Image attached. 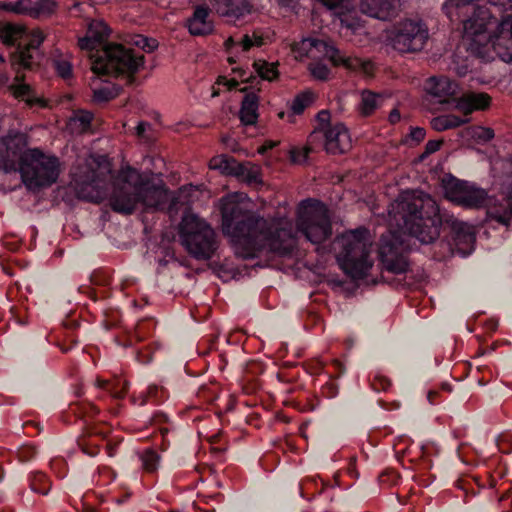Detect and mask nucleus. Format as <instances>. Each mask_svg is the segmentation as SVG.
<instances>
[{"mask_svg":"<svg viewBox=\"0 0 512 512\" xmlns=\"http://www.w3.org/2000/svg\"><path fill=\"white\" fill-rule=\"evenodd\" d=\"M276 145L273 141H267L261 147L258 148V153L264 154L267 150L272 149Z\"/></svg>","mask_w":512,"mask_h":512,"instance_id":"864d4df0","label":"nucleus"},{"mask_svg":"<svg viewBox=\"0 0 512 512\" xmlns=\"http://www.w3.org/2000/svg\"><path fill=\"white\" fill-rule=\"evenodd\" d=\"M8 89L15 98L25 101L30 106L42 105V100L36 95L32 87L19 76L14 78Z\"/></svg>","mask_w":512,"mask_h":512,"instance_id":"4be33fe9","label":"nucleus"},{"mask_svg":"<svg viewBox=\"0 0 512 512\" xmlns=\"http://www.w3.org/2000/svg\"><path fill=\"white\" fill-rule=\"evenodd\" d=\"M337 261L352 279L365 278L374 264L373 241L365 228L343 233L335 241Z\"/></svg>","mask_w":512,"mask_h":512,"instance_id":"39448f33","label":"nucleus"},{"mask_svg":"<svg viewBox=\"0 0 512 512\" xmlns=\"http://www.w3.org/2000/svg\"><path fill=\"white\" fill-rule=\"evenodd\" d=\"M442 221H445L449 224L452 233L455 248L452 249V252L456 251L461 256H467L474 250V244L476 240L475 229L472 225L459 221L453 216H448L445 219L439 212ZM443 222H441L442 224Z\"/></svg>","mask_w":512,"mask_h":512,"instance_id":"4468645a","label":"nucleus"},{"mask_svg":"<svg viewBox=\"0 0 512 512\" xmlns=\"http://www.w3.org/2000/svg\"><path fill=\"white\" fill-rule=\"evenodd\" d=\"M464 136L476 141L487 142L494 137V131L488 127L471 126L465 129Z\"/></svg>","mask_w":512,"mask_h":512,"instance_id":"2f4dec72","label":"nucleus"},{"mask_svg":"<svg viewBox=\"0 0 512 512\" xmlns=\"http://www.w3.org/2000/svg\"><path fill=\"white\" fill-rule=\"evenodd\" d=\"M151 129V125L147 122H140L136 127V135L144 140H150L146 133Z\"/></svg>","mask_w":512,"mask_h":512,"instance_id":"de8ad7c7","label":"nucleus"},{"mask_svg":"<svg viewBox=\"0 0 512 512\" xmlns=\"http://www.w3.org/2000/svg\"><path fill=\"white\" fill-rule=\"evenodd\" d=\"M491 97L484 92H467L456 100V109L465 116L475 112L484 111L490 107Z\"/></svg>","mask_w":512,"mask_h":512,"instance_id":"f3484780","label":"nucleus"},{"mask_svg":"<svg viewBox=\"0 0 512 512\" xmlns=\"http://www.w3.org/2000/svg\"><path fill=\"white\" fill-rule=\"evenodd\" d=\"M209 168L225 175H235L242 170L241 164L227 155H218L209 161Z\"/></svg>","mask_w":512,"mask_h":512,"instance_id":"bb28decb","label":"nucleus"},{"mask_svg":"<svg viewBox=\"0 0 512 512\" xmlns=\"http://www.w3.org/2000/svg\"><path fill=\"white\" fill-rule=\"evenodd\" d=\"M253 68L258 76L263 80L273 81L278 77V70L275 63L258 60L254 62Z\"/></svg>","mask_w":512,"mask_h":512,"instance_id":"7c9ffc66","label":"nucleus"},{"mask_svg":"<svg viewBox=\"0 0 512 512\" xmlns=\"http://www.w3.org/2000/svg\"><path fill=\"white\" fill-rule=\"evenodd\" d=\"M55 5L56 3L54 0H39L34 3V17L52 13Z\"/></svg>","mask_w":512,"mask_h":512,"instance_id":"ea45409f","label":"nucleus"},{"mask_svg":"<svg viewBox=\"0 0 512 512\" xmlns=\"http://www.w3.org/2000/svg\"><path fill=\"white\" fill-rule=\"evenodd\" d=\"M426 90L430 95L438 98L440 102H446L450 97L457 94L459 86L446 76H434L427 80Z\"/></svg>","mask_w":512,"mask_h":512,"instance_id":"6ab92c4d","label":"nucleus"},{"mask_svg":"<svg viewBox=\"0 0 512 512\" xmlns=\"http://www.w3.org/2000/svg\"><path fill=\"white\" fill-rule=\"evenodd\" d=\"M411 136L416 141H422L425 138V130L423 128H415L411 131Z\"/></svg>","mask_w":512,"mask_h":512,"instance_id":"3c124183","label":"nucleus"},{"mask_svg":"<svg viewBox=\"0 0 512 512\" xmlns=\"http://www.w3.org/2000/svg\"><path fill=\"white\" fill-rule=\"evenodd\" d=\"M127 382L118 380L111 389V394L114 398L124 397L127 391Z\"/></svg>","mask_w":512,"mask_h":512,"instance_id":"49530a36","label":"nucleus"},{"mask_svg":"<svg viewBox=\"0 0 512 512\" xmlns=\"http://www.w3.org/2000/svg\"><path fill=\"white\" fill-rule=\"evenodd\" d=\"M319 135L324 137V147L328 153L342 154L352 147L349 131L342 123H335L322 130H315L310 136V141L313 142Z\"/></svg>","mask_w":512,"mask_h":512,"instance_id":"ddd939ff","label":"nucleus"},{"mask_svg":"<svg viewBox=\"0 0 512 512\" xmlns=\"http://www.w3.org/2000/svg\"><path fill=\"white\" fill-rule=\"evenodd\" d=\"M21 178L29 190L51 186L58 179L60 163L55 156L45 155L40 150H31L20 166Z\"/></svg>","mask_w":512,"mask_h":512,"instance_id":"1a4fd4ad","label":"nucleus"},{"mask_svg":"<svg viewBox=\"0 0 512 512\" xmlns=\"http://www.w3.org/2000/svg\"><path fill=\"white\" fill-rule=\"evenodd\" d=\"M467 122H469V118H461L453 114H447L433 118L431 125L436 131H444L459 127Z\"/></svg>","mask_w":512,"mask_h":512,"instance_id":"cd10ccee","label":"nucleus"},{"mask_svg":"<svg viewBox=\"0 0 512 512\" xmlns=\"http://www.w3.org/2000/svg\"><path fill=\"white\" fill-rule=\"evenodd\" d=\"M323 5H325L328 9L334 10L336 14L340 17V22L342 26H345L347 29H351L355 31L357 26L349 22L347 19L343 18L345 13L351 12L354 10V0H320Z\"/></svg>","mask_w":512,"mask_h":512,"instance_id":"393cba45","label":"nucleus"},{"mask_svg":"<svg viewBox=\"0 0 512 512\" xmlns=\"http://www.w3.org/2000/svg\"><path fill=\"white\" fill-rule=\"evenodd\" d=\"M234 72L238 74V77H239L240 81H242V82H245L249 79V77L246 75V72L241 69H239L237 71L235 70Z\"/></svg>","mask_w":512,"mask_h":512,"instance_id":"4d7b16f0","label":"nucleus"},{"mask_svg":"<svg viewBox=\"0 0 512 512\" xmlns=\"http://www.w3.org/2000/svg\"><path fill=\"white\" fill-rule=\"evenodd\" d=\"M215 9L219 15L233 22L244 20L252 13L248 0H216Z\"/></svg>","mask_w":512,"mask_h":512,"instance_id":"dca6fc26","label":"nucleus"},{"mask_svg":"<svg viewBox=\"0 0 512 512\" xmlns=\"http://www.w3.org/2000/svg\"><path fill=\"white\" fill-rule=\"evenodd\" d=\"M113 90L109 88H101L94 90V99L99 102L108 101L115 97Z\"/></svg>","mask_w":512,"mask_h":512,"instance_id":"c03bdc74","label":"nucleus"},{"mask_svg":"<svg viewBox=\"0 0 512 512\" xmlns=\"http://www.w3.org/2000/svg\"><path fill=\"white\" fill-rule=\"evenodd\" d=\"M208 9L198 7L194 11L193 16L188 20V29L192 35L201 36L212 32L213 25L208 20Z\"/></svg>","mask_w":512,"mask_h":512,"instance_id":"5701e85b","label":"nucleus"},{"mask_svg":"<svg viewBox=\"0 0 512 512\" xmlns=\"http://www.w3.org/2000/svg\"><path fill=\"white\" fill-rule=\"evenodd\" d=\"M293 52L296 59L309 58L313 62L322 59H329L333 65H343L352 71L361 72L367 76L373 72V64L357 57L342 56L333 45L325 40L305 38L293 45Z\"/></svg>","mask_w":512,"mask_h":512,"instance_id":"6e6552de","label":"nucleus"},{"mask_svg":"<svg viewBox=\"0 0 512 512\" xmlns=\"http://www.w3.org/2000/svg\"><path fill=\"white\" fill-rule=\"evenodd\" d=\"M38 56L39 51L32 50L25 45L19 46L17 51L11 56V65L16 69H31L36 63Z\"/></svg>","mask_w":512,"mask_h":512,"instance_id":"a878e982","label":"nucleus"},{"mask_svg":"<svg viewBox=\"0 0 512 512\" xmlns=\"http://www.w3.org/2000/svg\"><path fill=\"white\" fill-rule=\"evenodd\" d=\"M159 390H162V388H159L157 385H151L148 387V395L151 397H156Z\"/></svg>","mask_w":512,"mask_h":512,"instance_id":"5fc2aeb1","label":"nucleus"},{"mask_svg":"<svg viewBox=\"0 0 512 512\" xmlns=\"http://www.w3.org/2000/svg\"><path fill=\"white\" fill-rule=\"evenodd\" d=\"M198 188L187 185L179 189L176 197L161 184H155L131 167L123 168L112 183L109 205L117 213L129 215L136 209H163L168 201L173 205H188Z\"/></svg>","mask_w":512,"mask_h":512,"instance_id":"20e7f679","label":"nucleus"},{"mask_svg":"<svg viewBox=\"0 0 512 512\" xmlns=\"http://www.w3.org/2000/svg\"><path fill=\"white\" fill-rule=\"evenodd\" d=\"M134 44L147 52H152L157 48L156 40L148 39L141 35L135 37Z\"/></svg>","mask_w":512,"mask_h":512,"instance_id":"37998d69","label":"nucleus"},{"mask_svg":"<svg viewBox=\"0 0 512 512\" xmlns=\"http://www.w3.org/2000/svg\"><path fill=\"white\" fill-rule=\"evenodd\" d=\"M34 2L31 0H17L10 2L7 9L17 14H29L34 16Z\"/></svg>","mask_w":512,"mask_h":512,"instance_id":"c9c22d12","label":"nucleus"},{"mask_svg":"<svg viewBox=\"0 0 512 512\" xmlns=\"http://www.w3.org/2000/svg\"><path fill=\"white\" fill-rule=\"evenodd\" d=\"M106 384H107V382H106V381H99V382H98V385H99V386H101V387H102V386H104V385H106Z\"/></svg>","mask_w":512,"mask_h":512,"instance_id":"e2e57ef3","label":"nucleus"},{"mask_svg":"<svg viewBox=\"0 0 512 512\" xmlns=\"http://www.w3.org/2000/svg\"><path fill=\"white\" fill-rule=\"evenodd\" d=\"M109 35L107 25L101 20H93L90 22L87 34L79 38L78 45L82 50L92 51L96 49Z\"/></svg>","mask_w":512,"mask_h":512,"instance_id":"aec40b11","label":"nucleus"},{"mask_svg":"<svg viewBox=\"0 0 512 512\" xmlns=\"http://www.w3.org/2000/svg\"><path fill=\"white\" fill-rule=\"evenodd\" d=\"M25 37V30L22 26L5 24L0 27V39L6 45H13L16 41Z\"/></svg>","mask_w":512,"mask_h":512,"instance_id":"c756f323","label":"nucleus"},{"mask_svg":"<svg viewBox=\"0 0 512 512\" xmlns=\"http://www.w3.org/2000/svg\"><path fill=\"white\" fill-rule=\"evenodd\" d=\"M389 122L391 124H396L400 121L401 119V116H400V112L398 109H393L390 113H389Z\"/></svg>","mask_w":512,"mask_h":512,"instance_id":"603ef678","label":"nucleus"},{"mask_svg":"<svg viewBox=\"0 0 512 512\" xmlns=\"http://www.w3.org/2000/svg\"><path fill=\"white\" fill-rule=\"evenodd\" d=\"M262 44L263 38L255 33L252 36L245 35L240 42L243 51H248L251 47L261 46Z\"/></svg>","mask_w":512,"mask_h":512,"instance_id":"79ce46f5","label":"nucleus"},{"mask_svg":"<svg viewBox=\"0 0 512 512\" xmlns=\"http://www.w3.org/2000/svg\"><path fill=\"white\" fill-rule=\"evenodd\" d=\"M36 492H39V493H42V494H46L48 492V489H43V490H38L36 488H33Z\"/></svg>","mask_w":512,"mask_h":512,"instance_id":"680f3d73","label":"nucleus"},{"mask_svg":"<svg viewBox=\"0 0 512 512\" xmlns=\"http://www.w3.org/2000/svg\"><path fill=\"white\" fill-rule=\"evenodd\" d=\"M92 118L88 111H77L69 120V129L72 133H83L89 129Z\"/></svg>","mask_w":512,"mask_h":512,"instance_id":"c85d7f7f","label":"nucleus"},{"mask_svg":"<svg viewBox=\"0 0 512 512\" xmlns=\"http://www.w3.org/2000/svg\"><path fill=\"white\" fill-rule=\"evenodd\" d=\"M21 159L18 151L7 152L6 156H0V170L5 173L16 172L18 169V162Z\"/></svg>","mask_w":512,"mask_h":512,"instance_id":"72a5a7b5","label":"nucleus"},{"mask_svg":"<svg viewBox=\"0 0 512 512\" xmlns=\"http://www.w3.org/2000/svg\"><path fill=\"white\" fill-rule=\"evenodd\" d=\"M398 0H362V13L380 20H388L396 13Z\"/></svg>","mask_w":512,"mask_h":512,"instance_id":"a211bd4d","label":"nucleus"},{"mask_svg":"<svg viewBox=\"0 0 512 512\" xmlns=\"http://www.w3.org/2000/svg\"><path fill=\"white\" fill-rule=\"evenodd\" d=\"M143 468L148 472H154L159 464V456L151 449L145 450L141 455Z\"/></svg>","mask_w":512,"mask_h":512,"instance_id":"e433bc0d","label":"nucleus"},{"mask_svg":"<svg viewBox=\"0 0 512 512\" xmlns=\"http://www.w3.org/2000/svg\"><path fill=\"white\" fill-rule=\"evenodd\" d=\"M5 62V59L4 57L0 54V63H4Z\"/></svg>","mask_w":512,"mask_h":512,"instance_id":"0e129e2a","label":"nucleus"},{"mask_svg":"<svg viewBox=\"0 0 512 512\" xmlns=\"http://www.w3.org/2000/svg\"><path fill=\"white\" fill-rule=\"evenodd\" d=\"M436 394H437V393H436L435 391H429V392L427 393V400H428L431 404H433V403H434V397L436 396Z\"/></svg>","mask_w":512,"mask_h":512,"instance_id":"13d9d810","label":"nucleus"},{"mask_svg":"<svg viewBox=\"0 0 512 512\" xmlns=\"http://www.w3.org/2000/svg\"><path fill=\"white\" fill-rule=\"evenodd\" d=\"M26 43L24 44L26 47L38 51L40 45L43 43L45 39V35L43 31L40 29H33L28 35H26Z\"/></svg>","mask_w":512,"mask_h":512,"instance_id":"58836bf2","label":"nucleus"},{"mask_svg":"<svg viewBox=\"0 0 512 512\" xmlns=\"http://www.w3.org/2000/svg\"><path fill=\"white\" fill-rule=\"evenodd\" d=\"M232 45H234V40L232 37H229L226 41H225V46L227 48H230Z\"/></svg>","mask_w":512,"mask_h":512,"instance_id":"bf43d9fd","label":"nucleus"},{"mask_svg":"<svg viewBox=\"0 0 512 512\" xmlns=\"http://www.w3.org/2000/svg\"><path fill=\"white\" fill-rule=\"evenodd\" d=\"M108 165L96 162L95 158L90 156L85 160V168H77L72 172L74 181L81 198L100 202L107 196L108 182L112 179Z\"/></svg>","mask_w":512,"mask_h":512,"instance_id":"9d476101","label":"nucleus"},{"mask_svg":"<svg viewBox=\"0 0 512 512\" xmlns=\"http://www.w3.org/2000/svg\"><path fill=\"white\" fill-rule=\"evenodd\" d=\"M329 118H330V114H329V112H328V111L323 110V111H321V112H319V113H318V119H319L321 122H326V121H328V120H329Z\"/></svg>","mask_w":512,"mask_h":512,"instance_id":"6e6d98bb","label":"nucleus"},{"mask_svg":"<svg viewBox=\"0 0 512 512\" xmlns=\"http://www.w3.org/2000/svg\"><path fill=\"white\" fill-rule=\"evenodd\" d=\"M91 69L96 75L120 76L136 73L144 64V56L134 54L119 44H110L91 56Z\"/></svg>","mask_w":512,"mask_h":512,"instance_id":"423d86ee","label":"nucleus"},{"mask_svg":"<svg viewBox=\"0 0 512 512\" xmlns=\"http://www.w3.org/2000/svg\"><path fill=\"white\" fill-rule=\"evenodd\" d=\"M145 402H146V399H143V400L141 401V405H143Z\"/></svg>","mask_w":512,"mask_h":512,"instance_id":"69168bd1","label":"nucleus"},{"mask_svg":"<svg viewBox=\"0 0 512 512\" xmlns=\"http://www.w3.org/2000/svg\"><path fill=\"white\" fill-rule=\"evenodd\" d=\"M429 39V31L421 20L407 19L399 22L390 33L393 49L400 53L421 51Z\"/></svg>","mask_w":512,"mask_h":512,"instance_id":"9b49d317","label":"nucleus"},{"mask_svg":"<svg viewBox=\"0 0 512 512\" xmlns=\"http://www.w3.org/2000/svg\"><path fill=\"white\" fill-rule=\"evenodd\" d=\"M484 206H486L489 219L508 226L512 222V184L507 196H502L500 199L487 197Z\"/></svg>","mask_w":512,"mask_h":512,"instance_id":"2eb2a0df","label":"nucleus"},{"mask_svg":"<svg viewBox=\"0 0 512 512\" xmlns=\"http://www.w3.org/2000/svg\"><path fill=\"white\" fill-rule=\"evenodd\" d=\"M384 96L370 90H363L360 93L358 111L362 116L372 115L383 103Z\"/></svg>","mask_w":512,"mask_h":512,"instance_id":"b1692460","label":"nucleus"},{"mask_svg":"<svg viewBox=\"0 0 512 512\" xmlns=\"http://www.w3.org/2000/svg\"><path fill=\"white\" fill-rule=\"evenodd\" d=\"M259 97L255 92L247 93L241 103L239 118L243 125H254L258 119Z\"/></svg>","mask_w":512,"mask_h":512,"instance_id":"412c9836","label":"nucleus"},{"mask_svg":"<svg viewBox=\"0 0 512 512\" xmlns=\"http://www.w3.org/2000/svg\"><path fill=\"white\" fill-rule=\"evenodd\" d=\"M308 68H309L311 75L315 79L322 80V81L329 79L330 70L325 64L320 63V61L311 62L309 64Z\"/></svg>","mask_w":512,"mask_h":512,"instance_id":"4c0bfd02","label":"nucleus"},{"mask_svg":"<svg viewBox=\"0 0 512 512\" xmlns=\"http://www.w3.org/2000/svg\"><path fill=\"white\" fill-rule=\"evenodd\" d=\"M442 187L447 200L464 208H481L487 201V193L484 189L451 175L442 179Z\"/></svg>","mask_w":512,"mask_h":512,"instance_id":"f8f14e48","label":"nucleus"},{"mask_svg":"<svg viewBox=\"0 0 512 512\" xmlns=\"http://www.w3.org/2000/svg\"><path fill=\"white\" fill-rule=\"evenodd\" d=\"M54 67L57 71V73L62 78H68L71 76L72 73V67L70 62L67 59L64 58H56L53 60Z\"/></svg>","mask_w":512,"mask_h":512,"instance_id":"a19ab883","label":"nucleus"},{"mask_svg":"<svg viewBox=\"0 0 512 512\" xmlns=\"http://www.w3.org/2000/svg\"><path fill=\"white\" fill-rule=\"evenodd\" d=\"M170 512H178V511L171 510Z\"/></svg>","mask_w":512,"mask_h":512,"instance_id":"338daca9","label":"nucleus"},{"mask_svg":"<svg viewBox=\"0 0 512 512\" xmlns=\"http://www.w3.org/2000/svg\"><path fill=\"white\" fill-rule=\"evenodd\" d=\"M292 160H293L294 162H299V161H300V160L297 158V156H296V152H295V151H293V152H292Z\"/></svg>","mask_w":512,"mask_h":512,"instance_id":"052dcab7","label":"nucleus"},{"mask_svg":"<svg viewBox=\"0 0 512 512\" xmlns=\"http://www.w3.org/2000/svg\"><path fill=\"white\" fill-rule=\"evenodd\" d=\"M242 170L235 173L234 176L242 178L249 184H258L261 182L259 168L250 164H241Z\"/></svg>","mask_w":512,"mask_h":512,"instance_id":"473e14b6","label":"nucleus"},{"mask_svg":"<svg viewBox=\"0 0 512 512\" xmlns=\"http://www.w3.org/2000/svg\"><path fill=\"white\" fill-rule=\"evenodd\" d=\"M488 3L494 7H497L502 12H512V0H488ZM508 16H512V13L506 15V17ZM502 18H505V16Z\"/></svg>","mask_w":512,"mask_h":512,"instance_id":"a18cd8bd","label":"nucleus"},{"mask_svg":"<svg viewBox=\"0 0 512 512\" xmlns=\"http://www.w3.org/2000/svg\"><path fill=\"white\" fill-rule=\"evenodd\" d=\"M182 245L196 259L208 260L217 249L216 235L212 227L192 213H186L179 226Z\"/></svg>","mask_w":512,"mask_h":512,"instance_id":"0eeeda50","label":"nucleus"},{"mask_svg":"<svg viewBox=\"0 0 512 512\" xmlns=\"http://www.w3.org/2000/svg\"><path fill=\"white\" fill-rule=\"evenodd\" d=\"M391 225L398 231L382 235L379 259L383 267L392 273H404L408 269L406 246L402 235L408 234L423 244L433 242L440 233L441 216L436 202L426 194L402 192L388 211Z\"/></svg>","mask_w":512,"mask_h":512,"instance_id":"f03ea898","label":"nucleus"},{"mask_svg":"<svg viewBox=\"0 0 512 512\" xmlns=\"http://www.w3.org/2000/svg\"><path fill=\"white\" fill-rule=\"evenodd\" d=\"M442 141L431 140L425 146V154H432L440 149Z\"/></svg>","mask_w":512,"mask_h":512,"instance_id":"09e8293b","label":"nucleus"},{"mask_svg":"<svg viewBox=\"0 0 512 512\" xmlns=\"http://www.w3.org/2000/svg\"><path fill=\"white\" fill-rule=\"evenodd\" d=\"M246 200L244 193H232L220 200L223 233L231 239L239 257L254 258L262 250L288 254L296 247L298 232L315 245L332 235L329 211L318 200L306 199L299 204L296 230L285 216L245 215Z\"/></svg>","mask_w":512,"mask_h":512,"instance_id":"f257e3e1","label":"nucleus"},{"mask_svg":"<svg viewBox=\"0 0 512 512\" xmlns=\"http://www.w3.org/2000/svg\"><path fill=\"white\" fill-rule=\"evenodd\" d=\"M218 83L227 86L229 90L236 88L239 84L236 78L227 79L225 77H220Z\"/></svg>","mask_w":512,"mask_h":512,"instance_id":"8fccbe9b","label":"nucleus"},{"mask_svg":"<svg viewBox=\"0 0 512 512\" xmlns=\"http://www.w3.org/2000/svg\"><path fill=\"white\" fill-rule=\"evenodd\" d=\"M314 100V94L310 91H305L297 95L292 104L291 109L295 114H301L306 107H308Z\"/></svg>","mask_w":512,"mask_h":512,"instance_id":"f704fd0d","label":"nucleus"},{"mask_svg":"<svg viewBox=\"0 0 512 512\" xmlns=\"http://www.w3.org/2000/svg\"><path fill=\"white\" fill-rule=\"evenodd\" d=\"M479 0H446L442 9L451 21L463 23L469 51L485 61L512 62V16L496 19Z\"/></svg>","mask_w":512,"mask_h":512,"instance_id":"7ed1b4c3","label":"nucleus"}]
</instances>
